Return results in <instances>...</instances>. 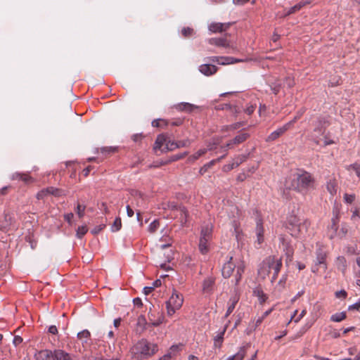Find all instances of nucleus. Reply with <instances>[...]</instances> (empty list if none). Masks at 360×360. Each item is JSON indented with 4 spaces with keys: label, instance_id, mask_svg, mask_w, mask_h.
<instances>
[{
    "label": "nucleus",
    "instance_id": "obj_1",
    "mask_svg": "<svg viewBox=\"0 0 360 360\" xmlns=\"http://www.w3.org/2000/svg\"><path fill=\"white\" fill-rule=\"evenodd\" d=\"M158 351V345L149 342L146 339H141L130 349L131 360H142L154 355Z\"/></svg>",
    "mask_w": 360,
    "mask_h": 360
},
{
    "label": "nucleus",
    "instance_id": "obj_2",
    "mask_svg": "<svg viewBox=\"0 0 360 360\" xmlns=\"http://www.w3.org/2000/svg\"><path fill=\"white\" fill-rule=\"evenodd\" d=\"M282 267V261L281 258H276L275 257L269 256L266 257L261 264L259 274L263 278L273 272L271 277V283H274L276 279L278 273Z\"/></svg>",
    "mask_w": 360,
    "mask_h": 360
},
{
    "label": "nucleus",
    "instance_id": "obj_3",
    "mask_svg": "<svg viewBox=\"0 0 360 360\" xmlns=\"http://www.w3.org/2000/svg\"><path fill=\"white\" fill-rule=\"evenodd\" d=\"M213 226L211 223L203 225L201 228L198 248L200 252L205 255L210 250V243L212 239Z\"/></svg>",
    "mask_w": 360,
    "mask_h": 360
},
{
    "label": "nucleus",
    "instance_id": "obj_4",
    "mask_svg": "<svg viewBox=\"0 0 360 360\" xmlns=\"http://www.w3.org/2000/svg\"><path fill=\"white\" fill-rule=\"evenodd\" d=\"M297 186L295 189L300 191L314 188L315 180L313 176L305 171L297 175Z\"/></svg>",
    "mask_w": 360,
    "mask_h": 360
},
{
    "label": "nucleus",
    "instance_id": "obj_5",
    "mask_svg": "<svg viewBox=\"0 0 360 360\" xmlns=\"http://www.w3.org/2000/svg\"><path fill=\"white\" fill-rule=\"evenodd\" d=\"M176 148H178L177 141L169 140L165 134L158 136L154 146L155 150H160L162 152H166Z\"/></svg>",
    "mask_w": 360,
    "mask_h": 360
},
{
    "label": "nucleus",
    "instance_id": "obj_6",
    "mask_svg": "<svg viewBox=\"0 0 360 360\" xmlns=\"http://www.w3.org/2000/svg\"><path fill=\"white\" fill-rule=\"evenodd\" d=\"M287 229L292 236L298 238L301 236L304 231H306L307 226L296 217H292L288 220Z\"/></svg>",
    "mask_w": 360,
    "mask_h": 360
},
{
    "label": "nucleus",
    "instance_id": "obj_7",
    "mask_svg": "<svg viewBox=\"0 0 360 360\" xmlns=\"http://www.w3.org/2000/svg\"><path fill=\"white\" fill-rule=\"evenodd\" d=\"M184 302V298L181 294L174 290L169 300L166 302L168 316H172L176 310L179 309Z\"/></svg>",
    "mask_w": 360,
    "mask_h": 360
},
{
    "label": "nucleus",
    "instance_id": "obj_8",
    "mask_svg": "<svg viewBox=\"0 0 360 360\" xmlns=\"http://www.w3.org/2000/svg\"><path fill=\"white\" fill-rule=\"evenodd\" d=\"M326 257L327 252L325 250V248L323 246L319 247L316 251L315 265L312 268V271L314 273L318 272L319 267L322 268L323 271L327 269V265L326 263Z\"/></svg>",
    "mask_w": 360,
    "mask_h": 360
},
{
    "label": "nucleus",
    "instance_id": "obj_9",
    "mask_svg": "<svg viewBox=\"0 0 360 360\" xmlns=\"http://www.w3.org/2000/svg\"><path fill=\"white\" fill-rule=\"evenodd\" d=\"M279 240L281 242L280 248H282L286 256V262H290L292 260L294 248L291 245L290 241L284 236H280Z\"/></svg>",
    "mask_w": 360,
    "mask_h": 360
},
{
    "label": "nucleus",
    "instance_id": "obj_10",
    "mask_svg": "<svg viewBox=\"0 0 360 360\" xmlns=\"http://www.w3.org/2000/svg\"><path fill=\"white\" fill-rule=\"evenodd\" d=\"M249 136V134L243 132L230 140L225 146H221V149L224 152H227L229 149L233 148L234 146L239 145L245 141ZM225 153L227 154V153Z\"/></svg>",
    "mask_w": 360,
    "mask_h": 360
},
{
    "label": "nucleus",
    "instance_id": "obj_11",
    "mask_svg": "<svg viewBox=\"0 0 360 360\" xmlns=\"http://www.w3.org/2000/svg\"><path fill=\"white\" fill-rule=\"evenodd\" d=\"M15 219L10 213H5L2 219H0V231L8 232L14 228Z\"/></svg>",
    "mask_w": 360,
    "mask_h": 360
},
{
    "label": "nucleus",
    "instance_id": "obj_12",
    "mask_svg": "<svg viewBox=\"0 0 360 360\" xmlns=\"http://www.w3.org/2000/svg\"><path fill=\"white\" fill-rule=\"evenodd\" d=\"M339 221L338 212L334 211L333 217L331 219V224L328 226L327 231V236L331 240L338 237Z\"/></svg>",
    "mask_w": 360,
    "mask_h": 360
},
{
    "label": "nucleus",
    "instance_id": "obj_13",
    "mask_svg": "<svg viewBox=\"0 0 360 360\" xmlns=\"http://www.w3.org/2000/svg\"><path fill=\"white\" fill-rule=\"evenodd\" d=\"M209 61L217 63L219 65H229V64H233L236 63H240L244 62L245 60L243 59H236L233 57H228V56H212L207 58Z\"/></svg>",
    "mask_w": 360,
    "mask_h": 360
},
{
    "label": "nucleus",
    "instance_id": "obj_14",
    "mask_svg": "<svg viewBox=\"0 0 360 360\" xmlns=\"http://www.w3.org/2000/svg\"><path fill=\"white\" fill-rule=\"evenodd\" d=\"M111 346L108 345V348L104 349L105 356H98L95 357V360H120V354L119 352H114Z\"/></svg>",
    "mask_w": 360,
    "mask_h": 360
},
{
    "label": "nucleus",
    "instance_id": "obj_15",
    "mask_svg": "<svg viewBox=\"0 0 360 360\" xmlns=\"http://www.w3.org/2000/svg\"><path fill=\"white\" fill-rule=\"evenodd\" d=\"M264 229L263 226V220L259 215L256 218L255 233L257 236V242L261 245L264 240Z\"/></svg>",
    "mask_w": 360,
    "mask_h": 360
},
{
    "label": "nucleus",
    "instance_id": "obj_16",
    "mask_svg": "<svg viewBox=\"0 0 360 360\" xmlns=\"http://www.w3.org/2000/svg\"><path fill=\"white\" fill-rule=\"evenodd\" d=\"M247 158L248 156L245 155H240L237 156L233 160V161L231 163L226 165L223 167V171L226 172H230L231 170L238 167L241 163L245 162L247 160Z\"/></svg>",
    "mask_w": 360,
    "mask_h": 360
},
{
    "label": "nucleus",
    "instance_id": "obj_17",
    "mask_svg": "<svg viewBox=\"0 0 360 360\" xmlns=\"http://www.w3.org/2000/svg\"><path fill=\"white\" fill-rule=\"evenodd\" d=\"M326 129L320 126L319 123H316L313 132L310 134V140H311L316 145L320 144V136L323 135Z\"/></svg>",
    "mask_w": 360,
    "mask_h": 360
},
{
    "label": "nucleus",
    "instance_id": "obj_18",
    "mask_svg": "<svg viewBox=\"0 0 360 360\" xmlns=\"http://www.w3.org/2000/svg\"><path fill=\"white\" fill-rule=\"evenodd\" d=\"M233 257H229L228 261L224 264L221 274L224 278H229L236 268V264L233 262Z\"/></svg>",
    "mask_w": 360,
    "mask_h": 360
},
{
    "label": "nucleus",
    "instance_id": "obj_19",
    "mask_svg": "<svg viewBox=\"0 0 360 360\" xmlns=\"http://www.w3.org/2000/svg\"><path fill=\"white\" fill-rule=\"evenodd\" d=\"M287 276L283 275L278 283L275 285L272 295L278 298L285 288Z\"/></svg>",
    "mask_w": 360,
    "mask_h": 360
},
{
    "label": "nucleus",
    "instance_id": "obj_20",
    "mask_svg": "<svg viewBox=\"0 0 360 360\" xmlns=\"http://www.w3.org/2000/svg\"><path fill=\"white\" fill-rule=\"evenodd\" d=\"M199 71L205 76H211L217 72V67L210 64H202L198 68Z\"/></svg>",
    "mask_w": 360,
    "mask_h": 360
},
{
    "label": "nucleus",
    "instance_id": "obj_21",
    "mask_svg": "<svg viewBox=\"0 0 360 360\" xmlns=\"http://www.w3.org/2000/svg\"><path fill=\"white\" fill-rule=\"evenodd\" d=\"M53 354L54 360H72V355L63 349H56L53 350Z\"/></svg>",
    "mask_w": 360,
    "mask_h": 360
},
{
    "label": "nucleus",
    "instance_id": "obj_22",
    "mask_svg": "<svg viewBox=\"0 0 360 360\" xmlns=\"http://www.w3.org/2000/svg\"><path fill=\"white\" fill-rule=\"evenodd\" d=\"M230 25V23L213 22L210 25L209 30L214 33L221 32L226 30Z\"/></svg>",
    "mask_w": 360,
    "mask_h": 360
},
{
    "label": "nucleus",
    "instance_id": "obj_23",
    "mask_svg": "<svg viewBox=\"0 0 360 360\" xmlns=\"http://www.w3.org/2000/svg\"><path fill=\"white\" fill-rule=\"evenodd\" d=\"M214 279L209 277L204 280L202 283V291L206 294H211L214 290Z\"/></svg>",
    "mask_w": 360,
    "mask_h": 360
},
{
    "label": "nucleus",
    "instance_id": "obj_24",
    "mask_svg": "<svg viewBox=\"0 0 360 360\" xmlns=\"http://www.w3.org/2000/svg\"><path fill=\"white\" fill-rule=\"evenodd\" d=\"M239 296L237 295H234L230 297L228 302L227 310L224 316L225 318H227L233 312L237 303L239 301Z\"/></svg>",
    "mask_w": 360,
    "mask_h": 360
},
{
    "label": "nucleus",
    "instance_id": "obj_25",
    "mask_svg": "<svg viewBox=\"0 0 360 360\" xmlns=\"http://www.w3.org/2000/svg\"><path fill=\"white\" fill-rule=\"evenodd\" d=\"M209 43L212 45H215L217 46L221 47H229V41L226 39V38L219 37V38H211L209 39Z\"/></svg>",
    "mask_w": 360,
    "mask_h": 360
},
{
    "label": "nucleus",
    "instance_id": "obj_26",
    "mask_svg": "<svg viewBox=\"0 0 360 360\" xmlns=\"http://www.w3.org/2000/svg\"><path fill=\"white\" fill-rule=\"evenodd\" d=\"M286 131H288L286 129V127H284V125L278 129H277L276 130H275L274 131H273L272 133H271L268 137L266 138V141H275L276 140L278 137H280L282 134H283Z\"/></svg>",
    "mask_w": 360,
    "mask_h": 360
},
{
    "label": "nucleus",
    "instance_id": "obj_27",
    "mask_svg": "<svg viewBox=\"0 0 360 360\" xmlns=\"http://www.w3.org/2000/svg\"><path fill=\"white\" fill-rule=\"evenodd\" d=\"M53 350H41L37 355V360H54Z\"/></svg>",
    "mask_w": 360,
    "mask_h": 360
},
{
    "label": "nucleus",
    "instance_id": "obj_28",
    "mask_svg": "<svg viewBox=\"0 0 360 360\" xmlns=\"http://www.w3.org/2000/svg\"><path fill=\"white\" fill-rule=\"evenodd\" d=\"M179 220L181 226H186L188 221V212L185 207H179Z\"/></svg>",
    "mask_w": 360,
    "mask_h": 360
},
{
    "label": "nucleus",
    "instance_id": "obj_29",
    "mask_svg": "<svg viewBox=\"0 0 360 360\" xmlns=\"http://www.w3.org/2000/svg\"><path fill=\"white\" fill-rule=\"evenodd\" d=\"M253 295L258 298L259 302L261 304H264L268 299V295L260 288H255L253 290Z\"/></svg>",
    "mask_w": 360,
    "mask_h": 360
},
{
    "label": "nucleus",
    "instance_id": "obj_30",
    "mask_svg": "<svg viewBox=\"0 0 360 360\" xmlns=\"http://www.w3.org/2000/svg\"><path fill=\"white\" fill-rule=\"evenodd\" d=\"M335 266L338 269L344 274L347 269V261L345 257L343 256L338 257L335 260Z\"/></svg>",
    "mask_w": 360,
    "mask_h": 360
},
{
    "label": "nucleus",
    "instance_id": "obj_31",
    "mask_svg": "<svg viewBox=\"0 0 360 360\" xmlns=\"http://www.w3.org/2000/svg\"><path fill=\"white\" fill-rule=\"evenodd\" d=\"M174 108L179 111L191 112L196 107L189 103H181L174 105Z\"/></svg>",
    "mask_w": 360,
    "mask_h": 360
},
{
    "label": "nucleus",
    "instance_id": "obj_32",
    "mask_svg": "<svg viewBox=\"0 0 360 360\" xmlns=\"http://www.w3.org/2000/svg\"><path fill=\"white\" fill-rule=\"evenodd\" d=\"M309 4V2L307 1H300L298 4H295L294 6L289 8L286 13L283 15V16H288L290 14L295 13L297 11H299L302 8H303L305 5Z\"/></svg>",
    "mask_w": 360,
    "mask_h": 360
},
{
    "label": "nucleus",
    "instance_id": "obj_33",
    "mask_svg": "<svg viewBox=\"0 0 360 360\" xmlns=\"http://www.w3.org/2000/svg\"><path fill=\"white\" fill-rule=\"evenodd\" d=\"M91 333L88 330H83L77 333V338L82 341L83 347L88 343L90 340Z\"/></svg>",
    "mask_w": 360,
    "mask_h": 360
},
{
    "label": "nucleus",
    "instance_id": "obj_34",
    "mask_svg": "<svg viewBox=\"0 0 360 360\" xmlns=\"http://www.w3.org/2000/svg\"><path fill=\"white\" fill-rule=\"evenodd\" d=\"M327 191L332 195H334L337 192L338 182L336 179H330L326 184Z\"/></svg>",
    "mask_w": 360,
    "mask_h": 360
},
{
    "label": "nucleus",
    "instance_id": "obj_35",
    "mask_svg": "<svg viewBox=\"0 0 360 360\" xmlns=\"http://www.w3.org/2000/svg\"><path fill=\"white\" fill-rule=\"evenodd\" d=\"M227 325L225 326L223 331H221L220 333H219L214 339V346L215 347L220 348L221 347L223 340H224V335L227 328Z\"/></svg>",
    "mask_w": 360,
    "mask_h": 360
},
{
    "label": "nucleus",
    "instance_id": "obj_36",
    "mask_svg": "<svg viewBox=\"0 0 360 360\" xmlns=\"http://www.w3.org/2000/svg\"><path fill=\"white\" fill-rule=\"evenodd\" d=\"M206 153H207V149L201 148V149L198 150L193 155H190L188 158V162H190V163L194 162L195 160H197L201 156L204 155Z\"/></svg>",
    "mask_w": 360,
    "mask_h": 360
},
{
    "label": "nucleus",
    "instance_id": "obj_37",
    "mask_svg": "<svg viewBox=\"0 0 360 360\" xmlns=\"http://www.w3.org/2000/svg\"><path fill=\"white\" fill-rule=\"evenodd\" d=\"M349 229V226L347 223H342L340 229L338 230V238L342 239L346 236Z\"/></svg>",
    "mask_w": 360,
    "mask_h": 360
},
{
    "label": "nucleus",
    "instance_id": "obj_38",
    "mask_svg": "<svg viewBox=\"0 0 360 360\" xmlns=\"http://www.w3.org/2000/svg\"><path fill=\"white\" fill-rule=\"evenodd\" d=\"M245 355H246L245 347H242L239 349L238 352L236 354L230 356V358L231 360H243Z\"/></svg>",
    "mask_w": 360,
    "mask_h": 360
},
{
    "label": "nucleus",
    "instance_id": "obj_39",
    "mask_svg": "<svg viewBox=\"0 0 360 360\" xmlns=\"http://www.w3.org/2000/svg\"><path fill=\"white\" fill-rule=\"evenodd\" d=\"M245 124V122H236V123L230 124V125L224 126L221 129V131H228V130L238 129L240 127L244 126Z\"/></svg>",
    "mask_w": 360,
    "mask_h": 360
},
{
    "label": "nucleus",
    "instance_id": "obj_40",
    "mask_svg": "<svg viewBox=\"0 0 360 360\" xmlns=\"http://www.w3.org/2000/svg\"><path fill=\"white\" fill-rule=\"evenodd\" d=\"M225 108L229 109V110L227 111V112L232 117H233L234 118H236L237 117V115L238 113L240 112V108L238 107V106H232L231 105H225Z\"/></svg>",
    "mask_w": 360,
    "mask_h": 360
},
{
    "label": "nucleus",
    "instance_id": "obj_41",
    "mask_svg": "<svg viewBox=\"0 0 360 360\" xmlns=\"http://www.w3.org/2000/svg\"><path fill=\"white\" fill-rule=\"evenodd\" d=\"M154 314L153 313L151 312V311H150L148 312V319H149V321H151V324L154 326H159L160 324H161L163 321V316H160L156 320L154 319Z\"/></svg>",
    "mask_w": 360,
    "mask_h": 360
},
{
    "label": "nucleus",
    "instance_id": "obj_42",
    "mask_svg": "<svg viewBox=\"0 0 360 360\" xmlns=\"http://www.w3.org/2000/svg\"><path fill=\"white\" fill-rule=\"evenodd\" d=\"M221 141V139L219 137H214L210 141L207 145V152L208 150H214L217 145H219Z\"/></svg>",
    "mask_w": 360,
    "mask_h": 360
},
{
    "label": "nucleus",
    "instance_id": "obj_43",
    "mask_svg": "<svg viewBox=\"0 0 360 360\" xmlns=\"http://www.w3.org/2000/svg\"><path fill=\"white\" fill-rule=\"evenodd\" d=\"M226 155V153H225L224 155H222L221 157L217 158V160H212V161H210V162H208L207 164L205 165L200 170V172L201 174H203L204 172H205L208 168H210V167L213 166L216 162H219L221 159H223L225 156Z\"/></svg>",
    "mask_w": 360,
    "mask_h": 360
},
{
    "label": "nucleus",
    "instance_id": "obj_44",
    "mask_svg": "<svg viewBox=\"0 0 360 360\" xmlns=\"http://www.w3.org/2000/svg\"><path fill=\"white\" fill-rule=\"evenodd\" d=\"M346 318V313L345 312H340V313H335L333 314L330 317V320L334 322H340L345 319Z\"/></svg>",
    "mask_w": 360,
    "mask_h": 360
},
{
    "label": "nucleus",
    "instance_id": "obj_45",
    "mask_svg": "<svg viewBox=\"0 0 360 360\" xmlns=\"http://www.w3.org/2000/svg\"><path fill=\"white\" fill-rule=\"evenodd\" d=\"M47 191H49V195H53L54 196H60L63 194V191L61 189L54 188V187H48L46 188Z\"/></svg>",
    "mask_w": 360,
    "mask_h": 360
},
{
    "label": "nucleus",
    "instance_id": "obj_46",
    "mask_svg": "<svg viewBox=\"0 0 360 360\" xmlns=\"http://www.w3.org/2000/svg\"><path fill=\"white\" fill-rule=\"evenodd\" d=\"M347 170H350V169L354 170L355 172L356 176L359 178H360V164L356 163V162L352 164L347 167Z\"/></svg>",
    "mask_w": 360,
    "mask_h": 360
},
{
    "label": "nucleus",
    "instance_id": "obj_47",
    "mask_svg": "<svg viewBox=\"0 0 360 360\" xmlns=\"http://www.w3.org/2000/svg\"><path fill=\"white\" fill-rule=\"evenodd\" d=\"M20 181L24 182L25 184H30L34 182V179L28 173H22Z\"/></svg>",
    "mask_w": 360,
    "mask_h": 360
},
{
    "label": "nucleus",
    "instance_id": "obj_48",
    "mask_svg": "<svg viewBox=\"0 0 360 360\" xmlns=\"http://www.w3.org/2000/svg\"><path fill=\"white\" fill-rule=\"evenodd\" d=\"M316 122L319 123L320 126L323 127L326 129L327 127L329 125V121L328 117H318Z\"/></svg>",
    "mask_w": 360,
    "mask_h": 360
},
{
    "label": "nucleus",
    "instance_id": "obj_49",
    "mask_svg": "<svg viewBox=\"0 0 360 360\" xmlns=\"http://www.w3.org/2000/svg\"><path fill=\"white\" fill-rule=\"evenodd\" d=\"M117 148L112 146L103 147L101 148V152L103 154H112L117 152Z\"/></svg>",
    "mask_w": 360,
    "mask_h": 360
},
{
    "label": "nucleus",
    "instance_id": "obj_50",
    "mask_svg": "<svg viewBox=\"0 0 360 360\" xmlns=\"http://www.w3.org/2000/svg\"><path fill=\"white\" fill-rule=\"evenodd\" d=\"M355 198L356 195L354 194L345 193L343 196L344 201L348 204H352L355 200Z\"/></svg>",
    "mask_w": 360,
    "mask_h": 360
},
{
    "label": "nucleus",
    "instance_id": "obj_51",
    "mask_svg": "<svg viewBox=\"0 0 360 360\" xmlns=\"http://www.w3.org/2000/svg\"><path fill=\"white\" fill-rule=\"evenodd\" d=\"M243 271H244V266L243 265H239L237 266V272H236V284L241 279V275Z\"/></svg>",
    "mask_w": 360,
    "mask_h": 360
},
{
    "label": "nucleus",
    "instance_id": "obj_52",
    "mask_svg": "<svg viewBox=\"0 0 360 360\" xmlns=\"http://www.w3.org/2000/svg\"><path fill=\"white\" fill-rule=\"evenodd\" d=\"M122 227V221L120 218H116L112 226V231H117Z\"/></svg>",
    "mask_w": 360,
    "mask_h": 360
},
{
    "label": "nucleus",
    "instance_id": "obj_53",
    "mask_svg": "<svg viewBox=\"0 0 360 360\" xmlns=\"http://www.w3.org/2000/svg\"><path fill=\"white\" fill-rule=\"evenodd\" d=\"M160 225V223L158 220H154L148 226V231L150 233H154L157 231Z\"/></svg>",
    "mask_w": 360,
    "mask_h": 360
},
{
    "label": "nucleus",
    "instance_id": "obj_54",
    "mask_svg": "<svg viewBox=\"0 0 360 360\" xmlns=\"http://www.w3.org/2000/svg\"><path fill=\"white\" fill-rule=\"evenodd\" d=\"M88 229L86 226H79L77 231V236L78 238H82L87 232Z\"/></svg>",
    "mask_w": 360,
    "mask_h": 360
},
{
    "label": "nucleus",
    "instance_id": "obj_55",
    "mask_svg": "<svg viewBox=\"0 0 360 360\" xmlns=\"http://www.w3.org/2000/svg\"><path fill=\"white\" fill-rule=\"evenodd\" d=\"M47 195H49V191L44 188L37 193L36 197L38 200H43Z\"/></svg>",
    "mask_w": 360,
    "mask_h": 360
},
{
    "label": "nucleus",
    "instance_id": "obj_56",
    "mask_svg": "<svg viewBox=\"0 0 360 360\" xmlns=\"http://www.w3.org/2000/svg\"><path fill=\"white\" fill-rule=\"evenodd\" d=\"M165 240L166 242L165 243L159 245V248L162 250H164L166 248L170 247L172 243V239L169 237H167Z\"/></svg>",
    "mask_w": 360,
    "mask_h": 360
},
{
    "label": "nucleus",
    "instance_id": "obj_57",
    "mask_svg": "<svg viewBox=\"0 0 360 360\" xmlns=\"http://www.w3.org/2000/svg\"><path fill=\"white\" fill-rule=\"evenodd\" d=\"M85 210V206L78 204L77 206V214H78L79 218H82L84 216Z\"/></svg>",
    "mask_w": 360,
    "mask_h": 360
},
{
    "label": "nucleus",
    "instance_id": "obj_58",
    "mask_svg": "<svg viewBox=\"0 0 360 360\" xmlns=\"http://www.w3.org/2000/svg\"><path fill=\"white\" fill-rule=\"evenodd\" d=\"M193 32V30L190 27H184L181 30V33L185 37L191 36Z\"/></svg>",
    "mask_w": 360,
    "mask_h": 360
},
{
    "label": "nucleus",
    "instance_id": "obj_59",
    "mask_svg": "<svg viewBox=\"0 0 360 360\" xmlns=\"http://www.w3.org/2000/svg\"><path fill=\"white\" fill-rule=\"evenodd\" d=\"M271 89L274 94H277L281 89V84L280 83H274L271 85Z\"/></svg>",
    "mask_w": 360,
    "mask_h": 360
},
{
    "label": "nucleus",
    "instance_id": "obj_60",
    "mask_svg": "<svg viewBox=\"0 0 360 360\" xmlns=\"http://www.w3.org/2000/svg\"><path fill=\"white\" fill-rule=\"evenodd\" d=\"M307 328H302L298 331L293 337L291 338L292 340H296L297 338H301L307 331Z\"/></svg>",
    "mask_w": 360,
    "mask_h": 360
},
{
    "label": "nucleus",
    "instance_id": "obj_61",
    "mask_svg": "<svg viewBox=\"0 0 360 360\" xmlns=\"http://www.w3.org/2000/svg\"><path fill=\"white\" fill-rule=\"evenodd\" d=\"M347 295V292L345 290L337 291L335 292V297L339 299H345Z\"/></svg>",
    "mask_w": 360,
    "mask_h": 360
},
{
    "label": "nucleus",
    "instance_id": "obj_62",
    "mask_svg": "<svg viewBox=\"0 0 360 360\" xmlns=\"http://www.w3.org/2000/svg\"><path fill=\"white\" fill-rule=\"evenodd\" d=\"M161 123L167 125V122L164 120H155L152 122V126L154 127H159L161 126Z\"/></svg>",
    "mask_w": 360,
    "mask_h": 360
},
{
    "label": "nucleus",
    "instance_id": "obj_63",
    "mask_svg": "<svg viewBox=\"0 0 360 360\" xmlns=\"http://www.w3.org/2000/svg\"><path fill=\"white\" fill-rule=\"evenodd\" d=\"M187 155H188V153H187V152H185V153H181V154L175 155L172 156V161H176V160H179L183 159V158H185Z\"/></svg>",
    "mask_w": 360,
    "mask_h": 360
},
{
    "label": "nucleus",
    "instance_id": "obj_64",
    "mask_svg": "<svg viewBox=\"0 0 360 360\" xmlns=\"http://www.w3.org/2000/svg\"><path fill=\"white\" fill-rule=\"evenodd\" d=\"M22 173H21V172H14L11 174V179L13 181H14V180L20 181V179L22 178Z\"/></svg>",
    "mask_w": 360,
    "mask_h": 360
}]
</instances>
